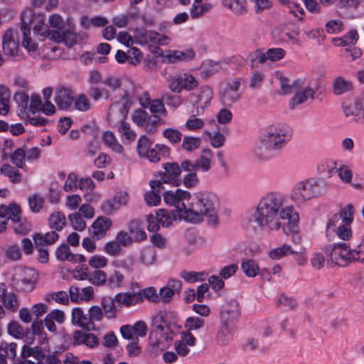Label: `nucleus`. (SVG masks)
Returning a JSON list of instances; mask_svg holds the SVG:
<instances>
[{"label": "nucleus", "instance_id": "ea45409f", "mask_svg": "<svg viewBox=\"0 0 364 364\" xmlns=\"http://www.w3.org/2000/svg\"><path fill=\"white\" fill-rule=\"evenodd\" d=\"M329 168V173L333 172L334 170H336L338 172V176L340 179L346 183H350L352 179V172L347 167H341L337 168L336 163L334 161H331L327 164Z\"/></svg>", "mask_w": 364, "mask_h": 364}, {"label": "nucleus", "instance_id": "603ef678", "mask_svg": "<svg viewBox=\"0 0 364 364\" xmlns=\"http://www.w3.org/2000/svg\"><path fill=\"white\" fill-rule=\"evenodd\" d=\"M351 259L353 262L364 263V235L355 247L351 248Z\"/></svg>", "mask_w": 364, "mask_h": 364}, {"label": "nucleus", "instance_id": "4be33fe9", "mask_svg": "<svg viewBox=\"0 0 364 364\" xmlns=\"http://www.w3.org/2000/svg\"><path fill=\"white\" fill-rule=\"evenodd\" d=\"M71 322L73 325L87 331L95 328V323L90 321L88 314H85L80 307H75L73 309Z\"/></svg>", "mask_w": 364, "mask_h": 364}, {"label": "nucleus", "instance_id": "0e129e2a", "mask_svg": "<svg viewBox=\"0 0 364 364\" xmlns=\"http://www.w3.org/2000/svg\"><path fill=\"white\" fill-rule=\"evenodd\" d=\"M88 279L94 285H102L107 281V274L102 270H95L89 274Z\"/></svg>", "mask_w": 364, "mask_h": 364}, {"label": "nucleus", "instance_id": "052dcab7", "mask_svg": "<svg viewBox=\"0 0 364 364\" xmlns=\"http://www.w3.org/2000/svg\"><path fill=\"white\" fill-rule=\"evenodd\" d=\"M48 22L50 26L53 28V31H59V32H61L66 28V24L63 18L58 14L50 15L48 18Z\"/></svg>", "mask_w": 364, "mask_h": 364}, {"label": "nucleus", "instance_id": "4468645a", "mask_svg": "<svg viewBox=\"0 0 364 364\" xmlns=\"http://www.w3.org/2000/svg\"><path fill=\"white\" fill-rule=\"evenodd\" d=\"M168 339V334L151 331L148 339V351L149 354L153 357L158 356L166 348L164 341Z\"/></svg>", "mask_w": 364, "mask_h": 364}, {"label": "nucleus", "instance_id": "13d9d810", "mask_svg": "<svg viewBox=\"0 0 364 364\" xmlns=\"http://www.w3.org/2000/svg\"><path fill=\"white\" fill-rule=\"evenodd\" d=\"M152 191L146 193L144 196V199L148 205H157L161 202V192L165 191L164 189L156 190L151 188Z\"/></svg>", "mask_w": 364, "mask_h": 364}, {"label": "nucleus", "instance_id": "37998d69", "mask_svg": "<svg viewBox=\"0 0 364 364\" xmlns=\"http://www.w3.org/2000/svg\"><path fill=\"white\" fill-rule=\"evenodd\" d=\"M195 57V52L192 49L186 50L185 51L176 50L168 55V60L171 63H176L179 60L189 61Z\"/></svg>", "mask_w": 364, "mask_h": 364}, {"label": "nucleus", "instance_id": "f8f14e48", "mask_svg": "<svg viewBox=\"0 0 364 364\" xmlns=\"http://www.w3.org/2000/svg\"><path fill=\"white\" fill-rule=\"evenodd\" d=\"M240 314L239 303L231 300L225 303L220 311V323L235 327Z\"/></svg>", "mask_w": 364, "mask_h": 364}, {"label": "nucleus", "instance_id": "69168bd1", "mask_svg": "<svg viewBox=\"0 0 364 364\" xmlns=\"http://www.w3.org/2000/svg\"><path fill=\"white\" fill-rule=\"evenodd\" d=\"M2 302L4 306L12 311H16L18 308V301L16 296L14 293L5 294L2 298Z\"/></svg>", "mask_w": 364, "mask_h": 364}, {"label": "nucleus", "instance_id": "ddd939ff", "mask_svg": "<svg viewBox=\"0 0 364 364\" xmlns=\"http://www.w3.org/2000/svg\"><path fill=\"white\" fill-rule=\"evenodd\" d=\"M198 86V82L191 74H183L176 77H173L169 84L171 91L176 93H180L183 89L192 90Z\"/></svg>", "mask_w": 364, "mask_h": 364}, {"label": "nucleus", "instance_id": "09e8293b", "mask_svg": "<svg viewBox=\"0 0 364 364\" xmlns=\"http://www.w3.org/2000/svg\"><path fill=\"white\" fill-rule=\"evenodd\" d=\"M75 108L80 112H86L91 108L89 98L85 94H80L74 98Z\"/></svg>", "mask_w": 364, "mask_h": 364}, {"label": "nucleus", "instance_id": "6e6552de", "mask_svg": "<svg viewBox=\"0 0 364 364\" xmlns=\"http://www.w3.org/2000/svg\"><path fill=\"white\" fill-rule=\"evenodd\" d=\"M164 203L169 205L173 206L176 213L186 215L188 211V205L185 201L190 202L191 193L184 190L176 189L175 191H164L163 193Z\"/></svg>", "mask_w": 364, "mask_h": 364}, {"label": "nucleus", "instance_id": "5701e85b", "mask_svg": "<svg viewBox=\"0 0 364 364\" xmlns=\"http://www.w3.org/2000/svg\"><path fill=\"white\" fill-rule=\"evenodd\" d=\"M115 300L118 306L122 309V306L131 307L143 302V296L141 292L118 293L115 295Z\"/></svg>", "mask_w": 364, "mask_h": 364}, {"label": "nucleus", "instance_id": "cd10ccee", "mask_svg": "<svg viewBox=\"0 0 364 364\" xmlns=\"http://www.w3.org/2000/svg\"><path fill=\"white\" fill-rule=\"evenodd\" d=\"M160 224L163 227H168L172 224L173 220L183 219V215L177 213L175 210H167L161 208L157 210L156 213Z\"/></svg>", "mask_w": 364, "mask_h": 364}, {"label": "nucleus", "instance_id": "a19ab883", "mask_svg": "<svg viewBox=\"0 0 364 364\" xmlns=\"http://www.w3.org/2000/svg\"><path fill=\"white\" fill-rule=\"evenodd\" d=\"M152 323L154 326V329H153L152 331L168 334L170 330L166 326V320L163 312L160 311L155 315Z\"/></svg>", "mask_w": 364, "mask_h": 364}, {"label": "nucleus", "instance_id": "aec40b11", "mask_svg": "<svg viewBox=\"0 0 364 364\" xmlns=\"http://www.w3.org/2000/svg\"><path fill=\"white\" fill-rule=\"evenodd\" d=\"M54 100L60 109H68L74 101L73 90L65 87L58 88L55 93Z\"/></svg>", "mask_w": 364, "mask_h": 364}, {"label": "nucleus", "instance_id": "7ed1b4c3", "mask_svg": "<svg viewBox=\"0 0 364 364\" xmlns=\"http://www.w3.org/2000/svg\"><path fill=\"white\" fill-rule=\"evenodd\" d=\"M291 134L282 125H272L267 127L259 136L257 153L262 159L274 156L290 140Z\"/></svg>", "mask_w": 364, "mask_h": 364}, {"label": "nucleus", "instance_id": "f3484780", "mask_svg": "<svg viewBox=\"0 0 364 364\" xmlns=\"http://www.w3.org/2000/svg\"><path fill=\"white\" fill-rule=\"evenodd\" d=\"M181 287V281L174 279H169L167 282L166 286L161 288L159 290V301H162L164 304L170 303L173 296L176 294H180Z\"/></svg>", "mask_w": 364, "mask_h": 364}, {"label": "nucleus", "instance_id": "3c124183", "mask_svg": "<svg viewBox=\"0 0 364 364\" xmlns=\"http://www.w3.org/2000/svg\"><path fill=\"white\" fill-rule=\"evenodd\" d=\"M102 140L105 144L110 146L114 151L120 153L123 147L117 142L114 134L111 132H105L102 134Z\"/></svg>", "mask_w": 364, "mask_h": 364}, {"label": "nucleus", "instance_id": "c03bdc74", "mask_svg": "<svg viewBox=\"0 0 364 364\" xmlns=\"http://www.w3.org/2000/svg\"><path fill=\"white\" fill-rule=\"evenodd\" d=\"M31 26L30 23H23L21 21V31L23 34L22 45L29 50H34L36 45L31 41L30 37Z\"/></svg>", "mask_w": 364, "mask_h": 364}, {"label": "nucleus", "instance_id": "f704fd0d", "mask_svg": "<svg viewBox=\"0 0 364 364\" xmlns=\"http://www.w3.org/2000/svg\"><path fill=\"white\" fill-rule=\"evenodd\" d=\"M241 269L248 277H255L259 272L257 262L252 259H243L241 262Z\"/></svg>", "mask_w": 364, "mask_h": 364}, {"label": "nucleus", "instance_id": "338daca9", "mask_svg": "<svg viewBox=\"0 0 364 364\" xmlns=\"http://www.w3.org/2000/svg\"><path fill=\"white\" fill-rule=\"evenodd\" d=\"M9 333L16 338H23L26 332L23 328L16 321H11L8 324Z\"/></svg>", "mask_w": 364, "mask_h": 364}, {"label": "nucleus", "instance_id": "6e6d98bb", "mask_svg": "<svg viewBox=\"0 0 364 364\" xmlns=\"http://www.w3.org/2000/svg\"><path fill=\"white\" fill-rule=\"evenodd\" d=\"M212 9L210 4H193L191 9V16L193 18H197L208 13Z\"/></svg>", "mask_w": 364, "mask_h": 364}, {"label": "nucleus", "instance_id": "5fc2aeb1", "mask_svg": "<svg viewBox=\"0 0 364 364\" xmlns=\"http://www.w3.org/2000/svg\"><path fill=\"white\" fill-rule=\"evenodd\" d=\"M156 251L152 247H145L141 252L140 259L145 265H151L156 259Z\"/></svg>", "mask_w": 364, "mask_h": 364}, {"label": "nucleus", "instance_id": "a211bd4d", "mask_svg": "<svg viewBox=\"0 0 364 364\" xmlns=\"http://www.w3.org/2000/svg\"><path fill=\"white\" fill-rule=\"evenodd\" d=\"M111 225L112 221L110 219L105 217H99L94 221L88 230L92 237L98 240L105 237Z\"/></svg>", "mask_w": 364, "mask_h": 364}, {"label": "nucleus", "instance_id": "b1692460", "mask_svg": "<svg viewBox=\"0 0 364 364\" xmlns=\"http://www.w3.org/2000/svg\"><path fill=\"white\" fill-rule=\"evenodd\" d=\"M101 305L105 316L107 319L116 318L117 311L121 310L116 302L115 296H104L101 300Z\"/></svg>", "mask_w": 364, "mask_h": 364}, {"label": "nucleus", "instance_id": "f03ea898", "mask_svg": "<svg viewBox=\"0 0 364 364\" xmlns=\"http://www.w3.org/2000/svg\"><path fill=\"white\" fill-rule=\"evenodd\" d=\"M219 209V199L212 192L198 191L191 195L190 202L188 203V211L183 215V220L191 223H200L205 216L209 223L215 225L218 223V212Z\"/></svg>", "mask_w": 364, "mask_h": 364}, {"label": "nucleus", "instance_id": "412c9836", "mask_svg": "<svg viewBox=\"0 0 364 364\" xmlns=\"http://www.w3.org/2000/svg\"><path fill=\"white\" fill-rule=\"evenodd\" d=\"M129 198L126 191L117 192L113 199V201L107 200L101 205L102 211L107 214H112L114 211L118 210L121 205H124L127 203Z\"/></svg>", "mask_w": 364, "mask_h": 364}, {"label": "nucleus", "instance_id": "bb28decb", "mask_svg": "<svg viewBox=\"0 0 364 364\" xmlns=\"http://www.w3.org/2000/svg\"><path fill=\"white\" fill-rule=\"evenodd\" d=\"M136 38H139L141 43L146 44L148 42L166 44L168 38L152 31H141L138 32Z\"/></svg>", "mask_w": 364, "mask_h": 364}, {"label": "nucleus", "instance_id": "864d4df0", "mask_svg": "<svg viewBox=\"0 0 364 364\" xmlns=\"http://www.w3.org/2000/svg\"><path fill=\"white\" fill-rule=\"evenodd\" d=\"M163 136L167 139L172 144H178L182 139V133L173 128H167L163 132Z\"/></svg>", "mask_w": 364, "mask_h": 364}, {"label": "nucleus", "instance_id": "39448f33", "mask_svg": "<svg viewBox=\"0 0 364 364\" xmlns=\"http://www.w3.org/2000/svg\"><path fill=\"white\" fill-rule=\"evenodd\" d=\"M164 171H160L155 175V179L151 181L149 185L151 188L156 190L164 189L166 183L172 184L174 186L181 185L182 181L180 178L181 170L177 162H168L163 164Z\"/></svg>", "mask_w": 364, "mask_h": 364}, {"label": "nucleus", "instance_id": "de8ad7c7", "mask_svg": "<svg viewBox=\"0 0 364 364\" xmlns=\"http://www.w3.org/2000/svg\"><path fill=\"white\" fill-rule=\"evenodd\" d=\"M211 151L210 149H204L203 155L200 156L196 162V171L200 169L202 171H208L210 168V156Z\"/></svg>", "mask_w": 364, "mask_h": 364}, {"label": "nucleus", "instance_id": "c85d7f7f", "mask_svg": "<svg viewBox=\"0 0 364 364\" xmlns=\"http://www.w3.org/2000/svg\"><path fill=\"white\" fill-rule=\"evenodd\" d=\"M212 98V89L208 86L202 87L200 88V92L197 95V100L196 101V104L198 106V114H200L199 108H200L201 112H203L204 109L210 105Z\"/></svg>", "mask_w": 364, "mask_h": 364}, {"label": "nucleus", "instance_id": "2eb2a0df", "mask_svg": "<svg viewBox=\"0 0 364 364\" xmlns=\"http://www.w3.org/2000/svg\"><path fill=\"white\" fill-rule=\"evenodd\" d=\"M11 216L7 220H11L14 223V230L15 233L25 235L31 230V224L25 218L21 217V208L17 204H14L11 208Z\"/></svg>", "mask_w": 364, "mask_h": 364}, {"label": "nucleus", "instance_id": "e2e57ef3", "mask_svg": "<svg viewBox=\"0 0 364 364\" xmlns=\"http://www.w3.org/2000/svg\"><path fill=\"white\" fill-rule=\"evenodd\" d=\"M354 208L353 205L348 204L346 205L342 210L337 213V215L341 216V220H343L346 226L349 227L353 219Z\"/></svg>", "mask_w": 364, "mask_h": 364}, {"label": "nucleus", "instance_id": "e433bc0d", "mask_svg": "<svg viewBox=\"0 0 364 364\" xmlns=\"http://www.w3.org/2000/svg\"><path fill=\"white\" fill-rule=\"evenodd\" d=\"M11 163L17 168H23L26 166V145L16 149L10 156Z\"/></svg>", "mask_w": 364, "mask_h": 364}, {"label": "nucleus", "instance_id": "9d476101", "mask_svg": "<svg viewBox=\"0 0 364 364\" xmlns=\"http://www.w3.org/2000/svg\"><path fill=\"white\" fill-rule=\"evenodd\" d=\"M240 85V79H236L233 82L228 83L225 87L220 91L219 100L220 103L226 107H230L237 102L242 97V93L239 91Z\"/></svg>", "mask_w": 364, "mask_h": 364}, {"label": "nucleus", "instance_id": "4d7b16f0", "mask_svg": "<svg viewBox=\"0 0 364 364\" xmlns=\"http://www.w3.org/2000/svg\"><path fill=\"white\" fill-rule=\"evenodd\" d=\"M247 59L250 61L251 67L254 68L257 63H265L268 58L267 52L264 53L261 50L257 49L249 54Z\"/></svg>", "mask_w": 364, "mask_h": 364}, {"label": "nucleus", "instance_id": "7c9ffc66", "mask_svg": "<svg viewBox=\"0 0 364 364\" xmlns=\"http://www.w3.org/2000/svg\"><path fill=\"white\" fill-rule=\"evenodd\" d=\"M129 230L134 236L135 242H141L146 238V234L143 230V224L139 219H134L129 224Z\"/></svg>", "mask_w": 364, "mask_h": 364}, {"label": "nucleus", "instance_id": "774afa93", "mask_svg": "<svg viewBox=\"0 0 364 364\" xmlns=\"http://www.w3.org/2000/svg\"><path fill=\"white\" fill-rule=\"evenodd\" d=\"M77 176L75 173H70L64 185V191L65 192H74L78 188Z\"/></svg>", "mask_w": 364, "mask_h": 364}, {"label": "nucleus", "instance_id": "79ce46f5", "mask_svg": "<svg viewBox=\"0 0 364 364\" xmlns=\"http://www.w3.org/2000/svg\"><path fill=\"white\" fill-rule=\"evenodd\" d=\"M66 224V218L63 213L55 212L49 217V225L52 229L60 231Z\"/></svg>", "mask_w": 364, "mask_h": 364}, {"label": "nucleus", "instance_id": "393cba45", "mask_svg": "<svg viewBox=\"0 0 364 364\" xmlns=\"http://www.w3.org/2000/svg\"><path fill=\"white\" fill-rule=\"evenodd\" d=\"M315 93L316 90L311 87H305L302 91L296 92L289 100V108L291 109H295L298 105L306 102L308 98L314 100Z\"/></svg>", "mask_w": 364, "mask_h": 364}, {"label": "nucleus", "instance_id": "49530a36", "mask_svg": "<svg viewBox=\"0 0 364 364\" xmlns=\"http://www.w3.org/2000/svg\"><path fill=\"white\" fill-rule=\"evenodd\" d=\"M201 75L203 77H208L213 74L218 73L221 69V65L218 62L207 60L202 63Z\"/></svg>", "mask_w": 364, "mask_h": 364}, {"label": "nucleus", "instance_id": "f257e3e1", "mask_svg": "<svg viewBox=\"0 0 364 364\" xmlns=\"http://www.w3.org/2000/svg\"><path fill=\"white\" fill-rule=\"evenodd\" d=\"M299 214L287 204L286 197L280 192L269 191L259 200L252 220L263 230L276 231L282 228L286 235H291L292 241H301L298 234Z\"/></svg>", "mask_w": 364, "mask_h": 364}, {"label": "nucleus", "instance_id": "0eeeda50", "mask_svg": "<svg viewBox=\"0 0 364 364\" xmlns=\"http://www.w3.org/2000/svg\"><path fill=\"white\" fill-rule=\"evenodd\" d=\"M326 253L328 257L327 262L334 264L344 267L349 262H353L351 259V248L346 243H335L326 247Z\"/></svg>", "mask_w": 364, "mask_h": 364}, {"label": "nucleus", "instance_id": "473e14b6", "mask_svg": "<svg viewBox=\"0 0 364 364\" xmlns=\"http://www.w3.org/2000/svg\"><path fill=\"white\" fill-rule=\"evenodd\" d=\"M16 168L9 164H4L0 168V173L7 176L10 182L18 183L21 181V174Z\"/></svg>", "mask_w": 364, "mask_h": 364}, {"label": "nucleus", "instance_id": "20e7f679", "mask_svg": "<svg viewBox=\"0 0 364 364\" xmlns=\"http://www.w3.org/2000/svg\"><path fill=\"white\" fill-rule=\"evenodd\" d=\"M329 183L321 178H311L298 182L291 193V199L297 204H302L326 193Z\"/></svg>", "mask_w": 364, "mask_h": 364}, {"label": "nucleus", "instance_id": "a18cd8bd", "mask_svg": "<svg viewBox=\"0 0 364 364\" xmlns=\"http://www.w3.org/2000/svg\"><path fill=\"white\" fill-rule=\"evenodd\" d=\"M352 89V84L350 81L345 80L342 77H338L335 80L333 85V93L336 95H340L350 91Z\"/></svg>", "mask_w": 364, "mask_h": 364}, {"label": "nucleus", "instance_id": "a878e982", "mask_svg": "<svg viewBox=\"0 0 364 364\" xmlns=\"http://www.w3.org/2000/svg\"><path fill=\"white\" fill-rule=\"evenodd\" d=\"M73 341L75 345L85 344L90 348H93L99 343L97 337L90 333H85L77 330L73 333Z\"/></svg>", "mask_w": 364, "mask_h": 364}, {"label": "nucleus", "instance_id": "423d86ee", "mask_svg": "<svg viewBox=\"0 0 364 364\" xmlns=\"http://www.w3.org/2000/svg\"><path fill=\"white\" fill-rule=\"evenodd\" d=\"M21 20L23 23H30V26H33V33L40 41L49 39L52 31L45 23L43 14H36L32 9H28L22 12Z\"/></svg>", "mask_w": 364, "mask_h": 364}, {"label": "nucleus", "instance_id": "c9c22d12", "mask_svg": "<svg viewBox=\"0 0 364 364\" xmlns=\"http://www.w3.org/2000/svg\"><path fill=\"white\" fill-rule=\"evenodd\" d=\"M11 92L4 85H0V114H6L9 111Z\"/></svg>", "mask_w": 364, "mask_h": 364}, {"label": "nucleus", "instance_id": "680f3d73", "mask_svg": "<svg viewBox=\"0 0 364 364\" xmlns=\"http://www.w3.org/2000/svg\"><path fill=\"white\" fill-rule=\"evenodd\" d=\"M151 141L145 135L141 136L137 143V151L140 156H145L151 149Z\"/></svg>", "mask_w": 364, "mask_h": 364}, {"label": "nucleus", "instance_id": "8fccbe9b", "mask_svg": "<svg viewBox=\"0 0 364 364\" xmlns=\"http://www.w3.org/2000/svg\"><path fill=\"white\" fill-rule=\"evenodd\" d=\"M201 139L199 137L186 136L183 139L182 147L188 151H192L200 147Z\"/></svg>", "mask_w": 364, "mask_h": 364}, {"label": "nucleus", "instance_id": "72a5a7b5", "mask_svg": "<svg viewBox=\"0 0 364 364\" xmlns=\"http://www.w3.org/2000/svg\"><path fill=\"white\" fill-rule=\"evenodd\" d=\"M299 252L293 250L291 245L284 244L281 247L272 249L269 252V257L272 259H280L289 255H296Z\"/></svg>", "mask_w": 364, "mask_h": 364}, {"label": "nucleus", "instance_id": "1a4fd4ad", "mask_svg": "<svg viewBox=\"0 0 364 364\" xmlns=\"http://www.w3.org/2000/svg\"><path fill=\"white\" fill-rule=\"evenodd\" d=\"M86 37L84 34L76 33L73 26L69 24L61 32L52 31L49 40L58 43H63L68 48H72Z\"/></svg>", "mask_w": 364, "mask_h": 364}, {"label": "nucleus", "instance_id": "dca6fc26", "mask_svg": "<svg viewBox=\"0 0 364 364\" xmlns=\"http://www.w3.org/2000/svg\"><path fill=\"white\" fill-rule=\"evenodd\" d=\"M327 232H336L339 238L342 240H348L351 236L350 227L346 226L341 216L337 214L333 215L328 220L326 225Z\"/></svg>", "mask_w": 364, "mask_h": 364}, {"label": "nucleus", "instance_id": "c756f323", "mask_svg": "<svg viewBox=\"0 0 364 364\" xmlns=\"http://www.w3.org/2000/svg\"><path fill=\"white\" fill-rule=\"evenodd\" d=\"M58 234L55 231L47 232L46 235L36 233L33 238L36 246L51 245L58 239Z\"/></svg>", "mask_w": 364, "mask_h": 364}, {"label": "nucleus", "instance_id": "2f4dec72", "mask_svg": "<svg viewBox=\"0 0 364 364\" xmlns=\"http://www.w3.org/2000/svg\"><path fill=\"white\" fill-rule=\"evenodd\" d=\"M233 330V326L221 323L216 336L218 344L220 346L228 345L232 338Z\"/></svg>", "mask_w": 364, "mask_h": 364}, {"label": "nucleus", "instance_id": "bf43d9fd", "mask_svg": "<svg viewBox=\"0 0 364 364\" xmlns=\"http://www.w3.org/2000/svg\"><path fill=\"white\" fill-rule=\"evenodd\" d=\"M203 318L197 316H190L185 321V328L188 331L198 330L204 326Z\"/></svg>", "mask_w": 364, "mask_h": 364}, {"label": "nucleus", "instance_id": "9b49d317", "mask_svg": "<svg viewBox=\"0 0 364 364\" xmlns=\"http://www.w3.org/2000/svg\"><path fill=\"white\" fill-rule=\"evenodd\" d=\"M343 112L349 120L364 123V95L356 98L353 102L344 104Z\"/></svg>", "mask_w": 364, "mask_h": 364}, {"label": "nucleus", "instance_id": "58836bf2", "mask_svg": "<svg viewBox=\"0 0 364 364\" xmlns=\"http://www.w3.org/2000/svg\"><path fill=\"white\" fill-rule=\"evenodd\" d=\"M223 5L237 15L247 12L246 0H223Z\"/></svg>", "mask_w": 364, "mask_h": 364}, {"label": "nucleus", "instance_id": "6ab92c4d", "mask_svg": "<svg viewBox=\"0 0 364 364\" xmlns=\"http://www.w3.org/2000/svg\"><path fill=\"white\" fill-rule=\"evenodd\" d=\"M4 53L8 58H15L18 53V43L15 39L14 32L12 29L7 30L2 39Z\"/></svg>", "mask_w": 364, "mask_h": 364}, {"label": "nucleus", "instance_id": "4c0bfd02", "mask_svg": "<svg viewBox=\"0 0 364 364\" xmlns=\"http://www.w3.org/2000/svg\"><path fill=\"white\" fill-rule=\"evenodd\" d=\"M275 77L279 80V85L282 90L281 92H279L280 95L290 94L292 92V89L294 87H299V81H294L292 84H289V79L279 72L275 74Z\"/></svg>", "mask_w": 364, "mask_h": 364}]
</instances>
